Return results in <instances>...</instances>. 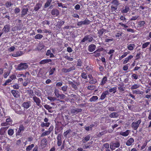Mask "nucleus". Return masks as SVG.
Returning a JSON list of instances; mask_svg holds the SVG:
<instances>
[{
    "label": "nucleus",
    "instance_id": "37",
    "mask_svg": "<svg viewBox=\"0 0 151 151\" xmlns=\"http://www.w3.org/2000/svg\"><path fill=\"white\" fill-rule=\"evenodd\" d=\"M106 30L104 28L99 29L98 31V34L99 36H102L103 33L106 32Z\"/></svg>",
    "mask_w": 151,
    "mask_h": 151
},
{
    "label": "nucleus",
    "instance_id": "18",
    "mask_svg": "<svg viewBox=\"0 0 151 151\" xmlns=\"http://www.w3.org/2000/svg\"><path fill=\"white\" fill-rule=\"evenodd\" d=\"M9 126L5 127H1L0 129V135H4L6 130L8 129Z\"/></svg>",
    "mask_w": 151,
    "mask_h": 151
},
{
    "label": "nucleus",
    "instance_id": "15",
    "mask_svg": "<svg viewBox=\"0 0 151 151\" xmlns=\"http://www.w3.org/2000/svg\"><path fill=\"white\" fill-rule=\"evenodd\" d=\"M42 4L40 2H38L35 5L34 7V10L37 12V11L42 7Z\"/></svg>",
    "mask_w": 151,
    "mask_h": 151
},
{
    "label": "nucleus",
    "instance_id": "54",
    "mask_svg": "<svg viewBox=\"0 0 151 151\" xmlns=\"http://www.w3.org/2000/svg\"><path fill=\"white\" fill-rule=\"evenodd\" d=\"M28 92L29 94V95L30 96V98H32V96H35L34 93L33 91L32 90H28Z\"/></svg>",
    "mask_w": 151,
    "mask_h": 151
},
{
    "label": "nucleus",
    "instance_id": "10",
    "mask_svg": "<svg viewBox=\"0 0 151 151\" xmlns=\"http://www.w3.org/2000/svg\"><path fill=\"white\" fill-rule=\"evenodd\" d=\"M75 68L74 66H73L70 67L68 69L64 68H63L62 69V72L64 73H67L70 72L72 70H75Z\"/></svg>",
    "mask_w": 151,
    "mask_h": 151
},
{
    "label": "nucleus",
    "instance_id": "6",
    "mask_svg": "<svg viewBox=\"0 0 151 151\" xmlns=\"http://www.w3.org/2000/svg\"><path fill=\"white\" fill-rule=\"evenodd\" d=\"M120 145V144L118 142H111L110 145V148L112 150H115L116 148L119 147Z\"/></svg>",
    "mask_w": 151,
    "mask_h": 151
},
{
    "label": "nucleus",
    "instance_id": "62",
    "mask_svg": "<svg viewBox=\"0 0 151 151\" xmlns=\"http://www.w3.org/2000/svg\"><path fill=\"white\" fill-rule=\"evenodd\" d=\"M111 3L112 4H114L116 5H119V1L117 0H113Z\"/></svg>",
    "mask_w": 151,
    "mask_h": 151
},
{
    "label": "nucleus",
    "instance_id": "44",
    "mask_svg": "<svg viewBox=\"0 0 151 151\" xmlns=\"http://www.w3.org/2000/svg\"><path fill=\"white\" fill-rule=\"evenodd\" d=\"M14 130L12 129H9L8 131V134L9 136H12L14 134Z\"/></svg>",
    "mask_w": 151,
    "mask_h": 151
},
{
    "label": "nucleus",
    "instance_id": "48",
    "mask_svg": "<svg viewBox=\"0 0 151 151\" xmlns=\"http://www.w3.org/2000/svg\"><path fill=\"white\" fill-rule=\"evenodd\" d=\"M34 146V144H32L31 145L28 146L26 148L27 151H29L32 150V148Z\"/></svg>",
    "mask_w": 151,
    "mask_h": 151
},
{
    "label": "nucleus",
    "instance_id": "51",
    "mask_svg": "<svg viewBox=\"0 0 151 151\" xmlns=\"http://www.w3.org/2000/svg\"><path fill=\"white\" fill-rule=\"evenodd\" d=\"M55 67L53 68H52L51 69L49 72L50 75H52L54 72L55 71Z\"/></svg>",
    "mask_w": 151,
    "mask_h": 151
},
{
    "label": "nucleus",
    "instance_id": "19",
    "mask_svg": "<svg viewBox=\"0 0 151 151\" xmlns=\"http://www.w3.org/2000/svg\"><path fill=\"white\" fill-rule=\"evenodd\" d=\"M118 89L119 90L120 92L124 91L125 90V88L124 86V84L123 83L119 84L118 85Z\"/></svg>",
    "mask_w": 151,
    "mask_h": 151
},
{
    "label": "nucleus",
    "instance_id": "36",
    "mask_svg": "<svg viewBox=\"0 0 151 151\" xmlns=\"http://www.w3.org/2000/svg\"><path fill=\"white\" fill-rule=\"evenodd\" d=\"M68 83L70 85L72 88L74 89L75 90H77L78 89V87L72 81H69Z\"/></svg>",
    "mask_w": 151,
    "mask_h": 151
},
{
    "label": "nucleus",
    "instance_id": "25",
    "mask_svg": "<svg viewBox=\"0 0 151 151\" xmlns=\"http://www.w3.org/2000/svg\"><path fill=\"white\" fill-rule=\"evenodd\" d=\"M10 26L8 24L6 25L2 29V31L3 32L7 33L10 30Z\"/></svg>",
    "mask_w": 151,
    "mask_h": 151
},
{
    "label": "nucleus",
    "instance_id": "9",
    "mask_svg": "<svg viewBox=\"0 0 151 151\" xmlns=\"http://www.w3.org/2000/svg\"><path fill=\"white\" fill-rule=\"evenodd\" d=\"M25 128L22 124H20L19 126V129L18 131L16 132V135L17 136H19L22 133L24 130Z\"/></svg>",
    "mask_w": 151,
    "mask_h": 151
},
{
    "label": "nucleus",
    "instance_id": "64",
    "mask_svg": "<svg viewBox=\"0 0 151 151\" xmlns=\"http://www.w3.org/2000/svg\"><path fill=\"white\" fill-rule=\"evenodd\" d=\"M64 57L65 58L70 61H72L73 60V58L71 57H70L68 55H65V56Z\"/></svg>",
    "mask_w": 151,
    "mask_h": 151
},
{
    "label": "nucleus",
    "instance_id": "38",
    "mask_svg": "<svg viewBox=\"0 0 151 151\" xmlns=\"http://www.w3.org/2000/svg\"><path fill=\"white\" fill-rule=\"evenodd\" d=\"M119 116L117 113L116 112H114L111 113L109 115V116L111 118H116Z\"/></svg>",
    "mask_w": 151,
    "mask_h": 151
},
{
    "label": "nucleus",
    "instance_id": "63",
    "mask_svg": "<svg viewBox=\"0 0 151 151\" xmlns=\"http://www.w3.org/2000/svg\"><path fill=\"white\" fill-rule=\"evenodd\" d=\"M12 81V80L10 79H8L6 80L5 82V83L3 84L2 85L3 86H5L7 85L8 83L11 82Z\"/></svg>",
    "mask_w": 151,
    "mask_h": 151
},
{
    "label": "nucleus",
    "instance_id": "50",
    "mask_svg": "<svg viewBox=\"0 0 151 151\" xmlns=\"http://www.w3.org/2000/svg\"><path fill=\"white\" fill-rule=\"evenodd\" d=\"M54 93H55V96L57 98L59 97V96H60V94H59V91L57 89H55Z\"/></svg>",
    "mask_w": 151,
    "mask_h": 151
},
{
    "label": "nucleus",
    "instance_id": "46",
    "mask_svg": "<svg viewBox=\"0 0 151 151\" xmlns=\"http://www.w3.org/2000/svg\"><path fill=\"white\" fill-rule=\"evenodd\" d=\"M43 36L41 34H37L34 37V38L35 39H40L42 38Z\"/></svg>",
    "mask_w": 151,
    "mask_h": 151
},
{
    "label": "nucleus",
    "instance_id": "30",
    "mask_svg": "<svg viewBox=\"0 0 151 151\" xmlns=\"http://www.w3.org/2000/svg\"><path fill=\"white\" fill-rule=\"evenodd\" d=\"M68 86L66 85H64L62 86L61 88V89H60V90H62V91L63 92V93L65 94H66L67 93V89H68Z\"/></svg>",
    "mask_w": 151,
    "mask_h": 151
},
{
    "label": "nucleus",
    "instance_id": "20",
    "mask_svg": "<svg viewBox=\"0 0 151 151\" xmlns=\"http://www.w3.org/2000/svg\"><path fill=\"white\" fill-rule=\"evenodd\" d=\"M51 14L53 16H57L59 14V10L57 9H53L52 10Z\"/></svg>",
    "mask_w": 151,
    "mask_h": 151
},
{
    "label": "nucleus",
    "instance_id": "22",
    "mask_svg": "<svg viewBox=\"0 0 151 151\" xmlns=\"http://www.w3.org/2000/svg\"><path fill=\"white\" fill-rule=\"evenodd\" d=\"M109 94L108 91H104L101 96L100 99L101 100H104L106 98V96L109 95Z\"/></svg>",
    "mask_w": 151,
    "mask_h": 151
},
{
    "label": "nucleus",
    "instance_id": "17",
    "mask_svg": "<svg viewBox=\"0 0 151 151\" xmlns=\"http://www.w3.org/2000/svg\"><path fill=\"white\" fill-rule=\"evenodd\" d=\"M11 92L14 97L18 98L19 97L20 95L18 94L19 92L18 91L13 90L11 91Z\"/></svg>",
    "mask_w": 151,
    "mask_h": 151
},
{
    "label": "nucleus",
    "instance_id": "12",
    "mask_svg": "<svg viewBox=\"0 0 151 151\" xmlns=\"http://www.w3.org/2000/svg\"><path fill=\"white\" fill-rule=\"evenodd\" d=\"M31 102L30 101L24 102L22 104V106L26 109L29 108L31 106Z\"/></svg>",
    "mask_w": 151,
    "mask_h": 151
},
{
    "label": "nucleus",
    "instance_id": "53",
    "mask_svg": "<svg viewBox=\"0 0 151 151\" xmlns=\"http://www.w3.org/2000/svg\"><path fill=\"white\" fill-rule=\"evenodd\" d=\"M50 134L49 133L47 130H46L42 132L40 136L41 137H44L49 134Z\"/></svg>",
    "mask_w": 151,
    "mask_h": 151
},
{
    "label": "nucleus",
    "instance_id": "31",
    "mask_svg": "<svg viewBox=\"0 0 151 151\" xmlns=\"http://www.w3.org/2000/svg\"><path fill=\"white\" fill-rule=\"evenodd\" d=\"M135 47V45L134 44L131 43L128 45L127 46V48L129 50H132L134 49Z\"/></svg>",
    "mask_w": 151,
    "mask_h": 151
},
{
    "label": "nucleus",
    "instance_id": "45",
    "mask_svg": "<svg viewBox=\"0 0 151 151\" xmlns=\"http://www.w3.org/2000/svg\"><path fill=\"white\" fill-rule=\"evenodd\" d=\"M83 25L88 24L90 23V21L87 19V18H86L84 20L82 21Z\"/></svg>",
    "mask_w": 151,
    "mask_h": 151
},
{
    "label": "nucleus",
    "instance_id": "14",
    "mask_svg": "<svg viewBox=\"0 0 151 151\" xmlns=\"http://www.w3.org/2000/svg\"><path fill=\"white\" fill-rule=\"evenodd\" d=\"M131 131L130 130H127L125 132L121 131L119 133V135L124 137L127 136L130 132Z\"/></svg>",
    "mask_w": 151,
    "mask_h": 151
},
{
    "label": "nucleus",
    "instance_id": "11",
    "mask_svg": "<svg viewBox=\"0 0 151 151\" xmlns=\"http://www.w3.org/2000/svg\"><path fill=\"white\" fill-rule=\"evenodd\" d=\"M82 111V109H81L76 108L71 109L70 110V113L72 114H76L78 113L81 112Z\"/></svg>",
    "mask_w": 151,
    "mask_h": 151
},
{
    "label": "nucleus",
    "instance_id": "5",
    "mask_svg": "<svg viewBox=\"0 0 151 151\" xmlns=\"http://www.w3.org/2000/svg\"><path fill=\"white\" fill-rule=\"evenodd\" d=\"M28 67L27 63H21L18 65L17 68L19 70H22L27 69Z\"/></svg>",
    "mask_w": 151,
    "mask_h": 151
},
{
    "label": "nucleus",
    "instance_id": "4",
    "mask_svg": "<svg viewBox=\"0 0 151 151\" xmlns=\"http://www.w3.org/2000/svg\"><path fill=\"white\" fill-rule=\"evenodd\" d=\"M44 122H41L40 125V126L41 127H48L50 124V122H48V119L47 117H45L44 119Z\"/></svg>",
    "mask_w": 151,
    "mask_h": 151
},
{
    "label": "nucleus",
    "instance_id": "3",
    "mask_svg": "<svg viewBox=\"0 0 151 151\" xmlns=\"http://www.w3.org/2000/svg\"><path fill=\"white\" fill-rule=\"evenodd\" d=\"M27 5H24L22 9L21 12V17H23L27 14L28 12V9L27 8Z\"/></svg>",
    "mask_w": 151,
    "mask_h": 151
},
{
    "label": "nucleus",
    "instance_id": "58",
    "mask_svg": "<svg viewBox=\"0 0 151 151\" xmlns=\"http://www.w3.org/2000/svg\"><path fill=\"white\" fill-rule=\"evenodd\" d=\"M131 77L133 79L137 80L138 78V76L137 74L133 73L131 76Z\"/></svg>",
    "mask_w": 151,
    "mask_h": 151
},
{
    "label": "nucleus",
    "instance_id": "43",
    "mask_svg": "<svg viewBox=\"0 0 151 151\" xmlns=\"http://www.w3.org/2000/svg\"><path fill=\"white\" fill-rule=\"evenodd\" d=\"M7 117L8 118L6 119V121L8 124V125H10L12 124V120L9 116H7Z\"/></svg>",
    "mask_w": 151,
    "mask_h": 151
},
{
    "label": "nucleus",
    "instance_id": "41",
    "mask_svg": "<svg viewBox=\"0 0 151 151\" xmlns=\"http://www.w3.org/2000/svg\"><path fill=\"white\" fill-rule=\"evenodd\" d=\"M139 86H140L139 85L137 84H134L131 86L130 89L132 90L133 89H137Z\"/></svg>",
    "mask_w": 151,
    "mask_h": 151
},
{
    "label": "nucleus",
    "instance_id": "33",
    "mask_svg": "<svg viewBox=\"0 0 151 151\" xmlns=\"http://www.w3.org/2000/svg\"><path fill=\"white\" fill-rule=\"evenodd\" d=\"M130 53V52L129 51H128L127 52H124L123 53V54L121 56L119 57V60H121L122 59H123L124 58H125L126 56H127V55Z\"/></svg>",
    "mask_w": 151,
    "mask_h": 151
},
{
    "label": "nucleus",
    "instance_id": "27",
    "mask_svg": "<svg viewBox=\"0 0 151 151\" xmlns=\"http://www.w3.org/2000/svg\"><path fill=\"white\" fill-rule=\"evenodd\" d=\"M107 81V77L105 76L102 79L100 83V85L101 86L104 85Z\"/></svg>",
    "mask_w": 151,
    "mask_h": 151
},
{
    "label": "nucleus",
    "instance_id": "56",
    "mask_svg": "<svg viewBox=\"0 0 151 151\" xmlns=\"http://www.w3.org/2000/svg\"><path fill=\"white\" fill-rule=\"evenodd\" d=\"M81 76L83 78L86 79L87 78V75L86 73L83 72L81 74Z\"/></svg>",
    "mask_w": 151,
    "mask_h": 151
},
{
    "label": "nucleus",
    "instance_id": "60",
    "mask_svg": "<svg viewBox=\"0 0 151 151\" xmlns=\"http://www.w3.org/2000/svg\"><path fill=\"white\" fill-rule=\"evenodd\" d=\"M20 12V9L18 7L15 8L14 10V12L15 14H17L19 13Z\"/></svg>",
    "mask_w": 151,
    "mask_h": 151
},
{
    "label": "nucleus",
    "instance_id": "61",
    "mask_svg": "<svg viewBox=\"0 0 151 151\" xmlns=\"http://www.w3.org/2000/svg\"><path fill=\"white\" fill-rule=\"evenodd\" d=\"M145 23V22L144 21H140L138 22V25L140 27H142L143 26Z\"/></svg>",
    "mask_w": 151,
    "mask_h": 151
},
{
    "label": "nucleus",
    "instance_id": "57",
    "mask_svg": "<svg viewBox=\"0 0 151 151\" xmlns=\"http://www.w3.org/2000/svg\"><path fill=\"white\" fill-rule=\"evenodd\" d=\"M87 88L89 90H93L96 88V86L93 85H90L88 86Z\"/></svg>",
    "mask_w": 151,
    "mask_h": 151
},
{
    "label": "nucleus",
    "instance_id": "23",
    "mask_svg": "<svg viewBox=\"0 0 151 151\" xmlns=\"http://www.w3.org/2000/svg\"><path fill=\"white\" fill-rule=\"evenodd\" d=\"M65 22L62 20H60L56 25V26L59 29L61 28L62 26L64 24Z\"/></svg>",
    "mask_w": 151,
    "mask_h": 151
},
{
    "label": "nucleus",
    "instance_id": "2",
    "mask_svg": "<svg viewBox=\"0 0 151 151\" xmlns=\"http://www.w3.org/2000/svg\"><path fill=\"white\" fill-rule=\"evenodd\" d=\"M141 122V119H139L136 122H133L131 125L132 128L134 130H136L138 128Z\"/></svg>",
    "mask_w": 151,
    "mask_h": 151
},
{
    "label": "nucleus",
    "instance_id": "59",
    "mask_svg": "<svg viewBox=\"0 0 151 151\" xmlns=\"http://www.w3.org/2000/svg\"><path fill=\"white\" fill-rule=\"evenodd\" d=\"M114 40V39L112 37H111L110 39L106 38L105 39V42L107 43H109L113 41Z\"/></svg>",
    "mask_w": 151,
    "mask_h": 151
},
{
    "label": "nucleus",
    "instance_id": "42",
    "mask_svg": "<svg viewBox=\"0 0 151 151\" xmlns=\"http://www.w3.org/2000/svg\"><path fill=\"white\" fill-rule=\"evenodd\" d=\"M71 101H76L77 100V95L74 94H72L71 95Z\"/></svg>",
    "mask_w": 151,
    "mask_h": 151
},
{
    "label": "nucleus",
    "instance_id": "32",
    "mask_svg": "<svg viewBox=\"0 0 151 151\" xmlns=\"http://www.w3.org/2000/svg\"><path fill=\"white\" fill-rule=\"evenodd\" d=\"M47 139L45 138L42 139L41 140V144L42 145L45 147L47 145Z\"/></svg>",
    "mask_w": 151,
    "mask_h": 151
},
{
    "label": "nucleus",
    "instance_id": "13",
    "mask_svg": "<svg viewBox=\"0 0 151 151\" xmlns=\"http://www.w3.org/2000/svg\"><path fill=\"white\" fill-rule=\"evenodd\" d=\"M130 10V8L128 6L126 5L124 7L123 6L121 10V12L123 13H127Z\"/></svg>",
    "mask_w": 151,
    "mask_h": 151
},
{
    "label": "nucleus",
    "instance_id": "28",
    "mask_svg": "<svg viewBox=\"0 0 151 151\" xmlns=\"http://www.w3.org/2000/svg\"><path fill=\"white\" fill-rule=\"evenodd\" d=\"M13 5V3L11 1H6L5 4V6L6 8H9Z\"/></svg>",
    "mask_w": 151,
    "mask_h": 151
},
{
    "label": "nucleus",
    "instance_id": "35",
    "mask_svg": "<svg viewBox=\"0 0 151 151\" xmlns=\"http://www.w3.org/2000/svg\"><path fill=\"white\" fill-rule=\"evenodd\" d=\"M98 99V97L97 96H92L89 100L90 102L95 101Z\"/></svg>",
    "mask_w": 151,
    "mask_h": 151
},
{
    "label": "nucleus",
    "instance_id": "26",
    "mask_svg": "<svg viewBox=\"0 0 151 151\" xmlns=\"http://www.w3.org/2000/svg\"><path fill=\"white\" fill-rule=\"evenodd\" d=\"M133 56L132 55H130L127 57L125 58L123 62V64H125L127 63L129 61V60H131L133 58Z\"/></svg>",
    "mask_w": 151,
    "mask_h": 151
},
{
    "label": "nucleus",
    "instance_id": "34",
    "mask_svg": "<svg viewBox=\"0 0 151 151\" xmlns=\"http://www.w3.org/2000/svg\"><path fill=\"white\" fill-rule=\"evenodd\" d=\"M90 137L89 135L85 136L84 138L82 139V141L83 143H86L90 139Z\"/></svg>",
    "mask_w": 151,
    "mask_h": 151
},
{
    "label": "nucleus",
    "instance_id": "29",
    "mask_svg": "<svg viewBox=\"0 0 151 151\" xmlns=\"http://www.w3.org/2000/svg\"><path fill=\"white\" fill-rule=\"evenodd\" d=\"M52 60L50 59H44L41 60L40 62V64H44L45 63L51 62Z\"/></svg>",
    "mask_w": 151,
    "mask_h": 151
},
{
    "label": "nucleus",
    "instance_id": "8",
    "mask_svg": "<svg viewBox=\"0 0 151 151\" xmlns=\"http://www.w3.org/2000/svg\"><path fill=\"white\" fill-rule=\"evenodd\" d=\"M32 99L36 105L39 107H40L41 106V101L40 98L37 97L36 96H34L32 97Z\"/></svg>",
    "mask_w": 151,
    "mask_h": 151
},
{
    "label": "nucleus",
    "instance_id": "40",
    "mask_svg": "<svg viewBox=\"0 0 151 151\" xmlns=\"http://www.w3.org/2000/svg\"><path fill=\"white\" fill-rule=\"evenodd\" d=\"M52 1V0H47L44 5L45 8H47L49 7L50 6Z\"/></svg>",
    "mask_w": 151,
    "mask_h": 151
},
{
    "label": "nucleus",
    "instance_id": "49",
    "mask_svg": "<svg viewBox=\"0 0 151 151\" xmlns=\"http://www.w3.org/2000/svg\"><path fill=\"white\" fill-rule=\"evenodd\" d=\"M116 89L117 88L116 87H114L112 88H111L109 89V92H113L114 93H115L116 91Z\"/></svg>",
    "mask_w": 151,
    "mask_h": 151
},
{
    "label": "nucleus",
    "instance_id": "52",
    "mask_svg": "<svg viewBox=\"0 0 151 151\" xmlns=\"http://www.w3.org/2000/svg\"><path fill=\"white\" fill-rule=\"evenodd\" d=\"M132 93L133 94H142V92L140 91L139 90L137 89L135 90H133L132 91Z\"/></svg>",
    "mask_w": 151,
    "mask_h": 151
},
{
    "label": "nucleus",
    "instance_id": "1",
    "mask_svg": "<svg viewBox=\"0 0 151 151\" xmlns=\"http://www.w3.org/2000/svg\"><path fill=\"white\" fill-rule=\"evenodd\" d=\"M63 119L62 122L63 125H66L68 124L70 122L71 118L68 115H65L64 117L63 116Z\"/></svg>",
    "mask_w": 151,
    "mask_h": 151
},
{
    "label": "nucleus",
    "instance_id": "47",
    "mask_svg": "<svg viewBox=\"0 0 151 151\" xmlns=\"http://www.w3.org/2000/svg\"><path fill=\"white\" fill-rule=\"evenodd\" d=\"M150 43V42H147L143 43L142 45V48L143 49L146 48L148 46Z\"/></svg>",
    "mask_w": 151,
    "mask_h": 151
},
{
    "label": "nucleus",
    "instance_id": "7",
    "mask_svg": "<svg viewBox=\"0 0 151 151\" xmlns=\"http://www.w3.org/2000/svg\"><path fill=\"white\" fill-rule=\"evenodd\" d=\"M93 40V38L92 37L89 35H86L81 41L80 43H82L84 42L85 41H88V42H91Z\"/></svg>",
    "mask_w": 151,
    "mask_h": 151
},
{
    "label": "nucleus",
    "instance_id": "21",
    "mask_svg": "<svg viewBox=\"0 0 151 151\" xmlns=\"http://www.w3.org/2000/svg\"><path fill=\"white\" fill-rule=\"evenodd\" d=\"M134 140L133 138L132 137L130 138L127 141L126 145L127 146H129L132 145V144L134 142Z\"/></svg>",
    "mask_w": 151,
    "mask_h": 151
},
{
    "label": "nucleus",
    "instance_id": "55",
    "mask_svg": "<svg viewBox=\"0 0 151 151\" xmlns=\"http://www.w3.org/2000/svg\"><path fill=\"white\" fill-rule=\"evenodd\" d=\"M77 65L79 67H81L83 63L81 60L79 59H78L77 61Z\"/></svg>",
    "mask_w": 151,
    "mask_h": 151
},
{
    "label": "nucleus",
    "instance_id": "39",
    "mask_svg": "<svg viewBox=\"0 0 151 151\" xmlns=\"http://www.w3.org/2000/svg\"><path fill=\"white\" fill-rule=\"evenodd\" d=\"M46 55L47 56L50 55V58H53L54 57V54L52 53L51 51L50 50H48L47 51Z\"/></svg>",
    "mask_w": 151,
    "mask_h": 151
},
{
    "label": "nucleus",
    "instance_id": "24",
    "mask_svg": "<svg viewBox=\"0 0 151 151\" xmlns=\"http://www.w3.org/2000/svg\"><path fill=\"white\" fill-rule=\"evenodd\" d=\"M96 46L94 44L90 45L88 47V50L90 52L93 51L95 49Z\"/></svg>",
    "mask_w": 151,
    "mask_h": 151
},
{
    "label": "nucleus",
    "instance_id": "16",
    "mask_svg": "<svg viewBox=\"0 0 151 151\" xmlns=\"http://www.w3.org/2000/svg\"><path fill=\"white\" fill-rule=\"evenodd\" d=\"M57 144L58 146H60L62 145V138L61 136V134H58L57 137Z\"/></svg>",
    "mask_w": 151,
    "mask_h": 151
}]
</instances>
